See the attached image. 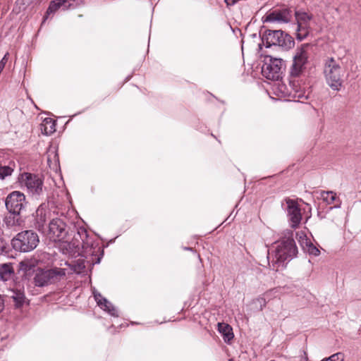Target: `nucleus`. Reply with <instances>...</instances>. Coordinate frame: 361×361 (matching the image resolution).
Instances as JSON below:
<instances>
[{
    "mask_svg": "<svg viewBox=\"0 0 361 361\" xmlns=\"http://www.w3.org/2000/svg\"><path fill=\"white\" fill-rule=\"evenodd\" d=\"M274 259L271 262L268 261L269 268L279 271L283 269L288 262L296 257L298 248L293 239V232L291 230H286L281 233L279 240H276L274 245ZM269 258L268 252L267 259Z\"/></svg>",
    "mask_w": 361,
    "mask_h": 361,
    "instance_id": "1",
    "label": "nucleus"
},
{
    "mask_svg": "<svg viewBox=\"0 0 361 361\" xmlns=\"http://www.w3.org/2000/svg\"><path fill=\"white\" fill-rule=\"evenodd\" d=\"M345 68L341 67L339 59L329 57L325 60L324 74L328 85L335 91H339L343 87Z\"/></svg>",
    "mask_w": 361,
    "mask_h": 361,
    "instance_id": "2",
    "label": "nucleus"
},
{
    "mask_svg": "<svg viewBox=\"0 0 361 361\" xmlns=\"http://www.w3.org/2000/svg\"><path fill=\"white\" fill-rule=\"evenodd\" d=\"M312 46L305 43L298 47L293 56V63L290 68L291 78H302L307 71L312 54Z\"/></svg>",
    "mask_w": 361,
    "mask_h": 361,
    "instance_id": "3",
    "label": "nucleus"
},
{
    "mask_svg": "<svg viewBox=\"0 0 361 361\" xmlns=\"http://www.w3.org/2000/svg\"><path fill=\"white\" fill-rule=\"evenodd\" d=\"M18 182L20 188L33 196L39 197L44 191V180L41 176L31 173H22L18 176Z\"/></svg>",
    "mask_w": 361,
    "mask_h": 361,
    "instance_id": "4",
    "label": "nucleus"
},
{
    "mask_svg": "<svg viewBox=\"0 0 361 361\" xmlns=\"http://www.w3.org/2000/svg\"><path fill=\"white\" fill-rule=\"evenodd\" d=\"M262 39L267 47L279 46L288 50L294 46L293 37L281 30H267L264 32Z\"/></svg>",
    "mask_w": 361,
    "mask_h": 361,
    "instance_id": "5",
    "label": "nucleus"
},
{
    "mask_svg": "<svg viewBox=\"0 0 361 361\" xmlns=\"http://www.w3.org/2000/svg\"><path fill=\"white\" fill-rule=\"evenodd\" d=\"M39 242V237L32 231H25L16 235L11 240L13 247L20 252L33 250Z\"/></svg>",
    "mask_w": 361,
    "mask_h": 361,
    "instance_id": "6",
    "label": "nucleus"
},
{
    "mask_svg": "<svg viewBox=\"0 0 361 361\" xmlns=\"http://www.w3.org/2000/svg\"><path fill=\"white\" fill-rule=\"evenodd\" d=\"M66 275L65 268L55 267L44 270L38 269L34 276V283L36 286L43 287L61 280Z\"/></svg>",
    "mask_w": 361,
    "mask_h": 361,
    "instance_id": "7",
    "label": "nucleus"
},
{
    "mask_svg": "<svg viewBox=\"0 0 361 361\" xmlns=\"http://www.w3.org/2000/svg\"><path fill=\"white\" fill-rule=\"evenodd\" d=\"M88 235L85 228L80 227L78 229L77 234L74 236V240L73 242H68V240H63L59 243V249L64 255H72L75 253L76 247L81 245L85 247L88 244L87 241Z\"/></svg>",
    "mask_w": 361,
    "mask_h": 361,
    "instance_id": "8",
    "label": "nucleus"
},
{
    "mask_svg": "<svg viewBox=\"0 0 361 361\" xmlns=\"http://www.w3.org/2000/svg\"><path fill=\"white\" fill-rule=\"evenodd\" d=\"M283 66L284 63L281 59L270 57L262 66V73L269 80H279Z\"/></svg>",
    "mask_w": 361,
    "mask_h": 361,
    "instance_id": "9",
    "label": "nucleus"
},
{
    "mask_svg": "<svg viewBox=\"0 0 361 361\" xmlns=\"http://www.w3.org/2000/svg\"><path fill=\"white\" fill-rule=\"evenodd\" d=\"M66 228V224L62 219L58 218L52 219L49 224L47 238L55 243L66 239L68 235Z\"/></svg>",
    "mask_w": 361,
    "mask_h": 361,
    "instance_id": "10",
    "label": "nucleus"
},
{
    "mask_svg": "<svg viewBox=\"0 0 361 361\" xmlns=\"http://www.w3.org/2000/svg\"><path fill=\"white\" fill-rule=\"evenodd\" d=\"M26 204L25 195L20 191L11 192L6 198L5 204L9 213L20 214Z\"/></svg>",
    "mask_w": 361,
    "mask_h": 361,
    "instance_id": "11",
    "label": "nucleus"
},
{
    "mask_svg": "<svg viewBox=\"0 0 361 361\" xmlns=\"http://www.w3.org/2000/svg\"><path fill=\"white\" fill-rule=\"evenodd\" d=\"M290 96L298 100H306L310 95L307 85L302 81L301 78H291L289 82Z\"/></svg>",
    "mask_w": 361,
    "mask_h": 361,
    "instance_id": "12",
    "label": "nucleus"
},
{
    "mask_svg": "<svg viewBox=\"0 0 361 361\" xmlns=\"http://www.w3.org/2000/svg\"><path fill=\"white\" fill-rule=\"evenodd\" d=\"M297 21L296 38L302 41L305 39L310 33V22L311 16L305 12L296 11L295 13Z\"/></svg>",
    "mask_w": 361,
    "mask_h": 361,
    "instance_id": "13",
    "label": "nucleus"
},
{
    "mask_svg": "<svg viewBox=\"0 0 361 361\" xmlns=\"http://www.w3.org/2000/svg\"><path fill=\"white\" fill-rule=\"evenodd\" d=\"M291 18L292 11L290 9L285 8L268 13L262 19L264 23H287L290 21Z\"/></svg>",
    "mask_w": 361,
    "mask_h": 361,
    "instance_id": "14",
    "label": "nucleus"
},
{
    "mask_svg": "<svg viewBox=\"0 0 361 361\" xmlns=\"http://www.w3.org/2000/svg\"><path fill=\"white\" fill-rule=\"evenodd\" d=\"M287 213L288 219L290 222L292 228H295L298 226L302 219V214L300 209L298 207V203L293 200H287Z\"/></svg>",
    "mask_w": 361,
    "mask_h": 361,
    "instance_id": "15",
    "label": "nucleus"
},
{
    "mask_svg": "<svg viewBox=\"0 0 361 361\" xmlns=\"http://www.w3.org/2000/svg\"><path fill=\"white\" fill-rule=\"evenodd\" d=\"M93 295L97 305L104 311L113 317H118V311L116 307L99 293L95 290H93Z\"/></svg>",
    "mask_w": 361,
    "mask_h": 361,
    "instance_id": "16",
    "label": "nucleus"
},
{
    "mask_svg": "<svg viewBox=\"0 0 361 361\" xmlns=\"http://www.w3.org/2000/svg\"><path fill=\"white\" fill-rule=\"evenodd\" d=\"M23 223V219L20 216V214L10 213L5 219V224L8 228L17 230L22 226Z\"/></svg>",
    "mask_w": 361,
    "mask_h": 361,
    "instance_id": "17",
    "label": "nucleus"
},
{
    "mask_svg": "<svg viewBox=\"0 0 361 361\" xmlns=\"http://www.w3.org/2000/svg\"><path fill=\"white\" fill-rule=\"evenodd\" d=\"M272 85L273 93L276 95L279 99L285 98L290 96V90H288L284 83L279 80H274Z\"/></svg>",
    "mask_w": 361,
    "mask_h": 361,
    "instance_id": "18",
    "label": "nucleus"
},
{
    "mask_svg": "<svg viewBox=\"0 0 361 361\" xmlns=\"http://www.w3.org/2000/svg\"><path fill=\"white\" fill-rule=\"evenodd\" d=\"M40 130L45 135H51L56 130V121L51 118H45L40 124Z\"/></svg>",
    "mask_w": 361,
    "mask_h": 361,
    "instance_id": "19",
    "label": "nucleus"
},
{
    "mask_svg": "<svg viewBox=\"0 0 361 361\" xmlns=\"http://www.w3.org/2000/svg\"><path fill=\"white\" fill-rule=\"evenodd\" d=\"M321 199L327 204L336 203L334 207H340L341 202L337 197L336 194L333 191H322L320 193Z\"/></svg>",
    "mask_w": 361,
    "mask_h": 361,
    "instance_id": "20",
    "label": "nucleus"
},
{
    "mask_svg": "<svg viewBox=\"0 0 361 361\" xmlns=\"http://www.w3.org/2000/svg\"><path fill=\"white\" fill-rule=\"evenodd\" d=\"M218 331L226 343H228L233 338V329L230 325L225 323H218Z\"/></svg>",
    "mask_w": 361,
    "mask_h": 361,
    "instance_id": "21",
    "label": "nucleus"
},
{
    "mask_svg": "<svg viewBox=\"0 0 361 361\" xmlns=\"http://www.w3.org/2000/svg\"><path fill=\"white\" fill-rule=\"evenodd\" d=\"M11 295L10 298L13 299V300L16 303V306L17 307H21L25 299V293L23 289H11L10 290Z\"/></svg>",
    "mask_w": 361,
    "mask_h": 361,
    "instance_id": "22",
    "label": "nucleus"
},
{
    "mask_svg": "<svg viewBox=\"0 0 361 361\" xmlns=\"http://www.w3.org/2000/svg\"><path fill=\"white\" fill-rule=\"evenodd\" d=\"M14 274V269L11 263L0 265V278L2 281H6L12 279Z\"/></svg>",
    "mask_w": 361,
    "mask_h": 361,
    "instance_id": "23",
    "label": "nucleus"
},
{
    "mask_svg": "<svg viewBox=\"0 0 361 361\" xmlns=\"http://www.w3.org/2000/svg\"><path fill=\"white\" fill-rule=\"evenodd\" d=\"M297 238L302 250L311 242V240L307 236V234L304 231L297 233Z\"/></svg>",
    "mask_w": 361,
    "mask_h": 361,
    "instance_id": "24",
    "label": "nucleus"
},
{
    "mask_svg": "<svg viewBox=\"0 0 361 361\" xmlns=\"http://www.w3.org/2000/svg\"><path fill=\"white\" fill-rule=\"evenodd\" d=\"M66 264L68 265L69 270L66 269V274H72L73 272L80 273L84 268L85 265L82 261H78V264L75 265H71L70 264L66 263Z\"/></svg>",
    "mask_w": 361,
    "mask_h": 361,
    "instance_id": "25",
    "label": "nucleus"
},
{
    "mask_svg": "<svg viewBox=\"0 0 361 361\" xmlns=\"http://www.w3.org/2000/svg\"><path fill=\"white\" fill-rule=\"evenodd\" d=\"M13 171V167L11 166H5L0 164V178L4 179L11 176Z\"/></svg>",
    "mask_w": 361,
    "mask_h": 361,
    "instance_id": "26",
    "label": "nucleus"
},
{
    "mask_svg": "<svg viewBox=\"0 0 361 361\" xmlns=\"http://www.w3.org/2000/svg\"><path fill=\"white\" fill-rule=\"evenodd\" d=\"M303 250L309 255L313 256H318L320 254L319 250L312 243V241L306 247H305Z\"/></svg>",
    "mask_w": 361,
    "mask_h": 361,
    "instance_id": "27",
    "label": "nucleus"
},
{
    "mask_svg": "<svg viewBox=\"0 0 361 361\" xmlns=\"http://www.w3.org/2000/svg\"><path fill=\"white\" fill-rule=\"evenodd\" d=\"M59 8H61L63 10V6L61 4H59V1L54 0L51 2L47 9V13L49 15L50 13H54Z\"/></svg>",
    "mask_w": 361,
    "mask_h": 361,
    "instance_id": "28",
    "label": "nucleus"
},
{
    "mask_svg": "<svg viewBox=\"0 0 361 361\" xmlns=\"http://www.w3.org/2000/svg\"><path fill=\"white\" fill-rule=\"evenodd\" d=\"M253 302L256 305L257 307H259L260 310H262L267 304L266 300L262 297H259L256 298Z\"/></svg>",
    "mask_w": 361,
    "mask_h": 361,
    "instance_id": "29",
    "label": "nucleus"
},
{
    "mask_svg": "<svg viewBox=\"0 0 361 361\" xmlns=\"http://www.w3.org/2000/svg\"><path fill=\"white\" fill-rule=\"evenodd\" d=\"M330 361H343L344 355L342 353H335L328 357Z\"/></svg>",
    "mask_w": 361,
    "mask_h": 361,
    "instance_id": "30",
    "label": "nucleus"
},
{
    "mask_svg": "<svg viewBox=\"0 0 361 361\" xmlns=\"http://www.w3.org/2000/svg\"><path fill=\"white\" fill-rule=\"evenodd\" d=\"M20 267L22 270L27 271L28 269H30L29 262L28 261H22L20 263Z\"/></svg>",
    "mask_w": 361,
    "mask_h": 361,
    "instance_id": "31",
    "label": "nucleus"
},
{
    "mask_svg": "<svg viewBox=\"0 0 361 361\" xmlns=\"http://www.w3.org/2000/svg\"><path fill=\"white\" fill-rule=\"evenodd\" d=\"M8 53H6L4 57L2 58V59L0 61V63H3L4 66L5 67V65L6 63H7V61H8Z\"/></svg>",
    "mask_w": 361,
    "mask_h": 361,
    "instance_id": "32",
    "label": "nucleus"
},
{
    "mask_svg": "<svg viewBox=\"0 0 361 361\" xmlns=\"http://www.w3.org/2000/svg\"><path fill=\"white\" fill-rule=\"evenodd\" d=\"M4 307H5L4 300L0 295V314L3 312V310H4Z\"/></svg>",
    "mask_w": 361,
    "mask_h": 361,
    "instance_id": "33",
    "label": "nucleus"
},
{
    "mask_svg": "<svg viewBox=\"0 0 361 361\" xmlns=\"http://www.w3.org/2000/svg\"><path fill=\"white\" fill-rule=\"evenodd\" d=\"M52 153L54 154V158L55 159L54 161H55V164H56V162L58 161V159L56 157L57 156L54 152H53Z\"/></svg>",
    "mask_w": 361,
    "mask_h": 361,
    "instance_id": "34",
    "label": "nucleus"
},
{
    "mask_svg": "<svg viewBox=\"0 0 361 361\" xmlns=\"http://www.w3.org/2000/svg\"><path fill=\"white\" fill-rule=\"evenodd\" d=\"M51 157V154H48V157H47V162H48V163H50V162H51V157Z\"/></svg>",
    "mask_w": 361,
    "mask_h": 361,
    "instance_id": "35",
    "label": "nucleus"
},
{
    "mask_svg": "<svg viewBox=\"0 0 361 361\" xmlns=\"http://www.w3.org/2000/svg\"><path fill=\"white\" fill-rule=\"evenodd\" d=\"M321 361H330L328 357H325L324 359H322Z\"/></svg>",
    "mask_w": 361,
    "mask_h": 361,
    "instance_id": "36",
    "label": "nucleus"
},
{
    "mask_svg": "<svg viewBox=\"0 0 361 361\" xmlns=\"http://www.w3.org/2000/svg\"><path fill=\"white\" fill-rule=\"evenodd\" d=\"M186 250H192V248H190V247H187L185 248Z\"/></svg>",
    "mask_w": 361,
    "mask_h": 361,
    "instance_id": "37",
    "label": "nucleus"
}]
</instances>
